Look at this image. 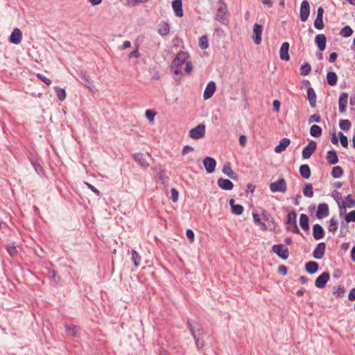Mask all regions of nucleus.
<instances>
[{
  "label": "nucleus",
  "instance_id": "1",
  "mask_svg": "<svg viewBox=\"0 0 355 355\" xmlns=\"http://www.w3.org/2000/svg\"><path fill=\"white\" fill-rule=\"evenodd\" d=\"M187 327L195 340L196 347L198 349H202L205 345L203 340L205 331L202 325L194 320L189 319L187 321Z\"/></svg>",
  "mask_w": 355,
  "mask_h": 355
},
{
  "label": "nucleus",
  "instance_id": "2",
  "mask_svg": "<svg viewBox=\"0 0 355 355\" xmlns=\"http://www.w3.org/2000/svg\"><path fill=\"white\" fill-rule=\"evenodd\" d=\"M189 55L187 52L180 51L173 59L171 62V68L173 70L174 74L182 75V67L187 61Z\"/></svg>",
  "mask_w": 355,
  "mask_h": 355
},
{
  "label": "nucleus",
  "instance_id": "3",
  "mask_svg": "<svg viewBox=\"0 0 355 355\" xmlns=\"http://www.w3.org/2000/svg\"><path fill=\"white\" fill-rule=\"evenodd\" d=\"M285 223L287 225V231H291L295 234L302 236L297 225V214L295 210H293L287 214Z\"/></svg>",
  "mask_w": 355,
  "mask_h": 355
},
{
  "label": "nucleus",
  "instance_id": "4",
  "mask_svg": "<svg viewBox=\"0 0 355 355\" xmlns=\"http://www.w3.org/2000/svg\"><path fill=\"white\" fill-rule=\"evenodd\" d=\"M227 5L223 1H219L217 3V10L215 16V19L222 24H227L228 19L227 17Z\"/></svg>",
  "mask_w": 355,
  "mask_h": 355
},
{
  "label": "nucleus",
  "instance_id": "5",
  "mask_svg": "<svg viewBox=\"0 0 355 355\" xmlns=\"http://www.w3.org/2000/svg\"><path fill=\"white\" fill-rule=\"evenodd\" d=\"M270 190L273 192L285 193L287 190V184L284 178H279L277 181L270 184Z\"/></svg>",
  "mask_w": 355,
  "mask_h": 355
},
{
  "label": "nucleus",
  "instance_id": "6",
  "mask_svg": "<svg viewBox=\"0 0 355 355\" xmlns=\"http://www.w3.org/2000/svg\"><path fill=\"white\" fill-rule=\"evenodd\" d=\"M261 216V218L266 222L267 230L274 231L276 229L277 224L275 223L274 218L270 214V212L266 209H263Z\"/></svg>",
  "mask_w": 355,
  "mask_h": 355
},
{
  "label": "nucleus",
  "instance_id": "7",
  "mask_svg": "<svg viewBox=\"0 0 355 355\" xmlns=\"http://www.w3.org/2000/svg\"><path fill=\"white\" fill-rule=\"evenodd\" d=\"M205 125L200 123L189 131V136L193 139H199L205 135Z\"/></svg>",
  "mask_w": 355,
  "mask_h": 355
},
{
  "label": "nucleus",
  "instance_id": "8",
  "mask_svg": "<svg viewBox=\"0 0 355 355\" xmlns=\"http://www.w3.org/2000/svg\"><path fill=\"white\" fill-rule=\"evenodd\" d=\"M272 250L283 260L287 259L289 257V250L288 248H285L282 244L273 245Z\"/></svg>",
  "mask_w": 355,
  "mask_h": 355
},
{
  "label": "nucleus",
  "instance_id": "9",
  "mask_svg": "<svg viewBox=\"0 0 355 355\" xmlns=\"http://www.w3.org/2000/svg\"><path fill=\"white\" fill-rule=\"evenodd\" d=\"M317 148L315 141L311 140L309 144L302 150V158L309 159L313 155Z\"/></svg>",
  "mask_w": 355,
  "mask_h": 355
},
{
  "label": "nucleus",
  "instance_id": "10",
  "mask_svg": "<svg viewBox=\"0 0 355 355\" xmlns=\"http://www.w3.org/2000/svg\"><path fill=\"white\" fill-rule=\"evenodd\" d=\"M310 13L309 3L306 0H304L300 6V20L303 22L308 19Z\"/></svg>",
  "mask_w": 355,
  "mask_h": 355
},
{
  "label": "nucleus",
  "instance_id": "11",
  "mask_svg": "<svg viewBox=\"0 0 355 355\" xmlns=\"http://www.w3.org/2000/svg\"><path fill=\"white\" fill-rule=\"evenodd\" d=\"M262 32L263 26L257 23L254 24L252 30V40L257 45L261 42Z\"/></svg>",
  "mask_w": 355,
  "mask_h": 355
},
{
  "label": "nucleus",
  "instance_id": "12",
  "mask_svg": "<svg viewBox=\"0 0 355 355\" xmlns=\"http://www.w3.org/2000/svg\"><path fill=\"white\" fill-rule=\"evenodd\" d=\"M329 279V273L328 272H324L315 279V286L318 288H323L325 287Z\"/></svg>",
  "mask_w": 355,
  "mask_h": 355
},
{
  "label": "nucleus",
  "instance_id": "13",
  "mask_svg": "<svg viewBox=\"0 0 355 355\" xmlns=\"http://www.w3.org/2000/svg\"><path fill=\"white\" fill-rule=\"evenodd\" d=\"M340 214L343 213V210H345L347 208H353L355 207V200L352 198L351 194H348L345 197V200L338 203Z\"/></svg>",
  "mask_w": 355,
  "mask_h": 355
},
{
  "label": "nucleus",
  "instance_id": "14",
  "mask_svg": "<svg viewBox=\"0 0 355 355\" xmlns=\"http://www.w3.org/2000/svg\"><path fill=\"white\" fill-rule=\"evenodd\" d=\"M203 165L205 166L206 171L208 173H212L213 172L215 171L216 166V161L211 157H206L203 159Z\"/></svg>",
  "mask_w": 355,
  "mask_h": 355
},
{
  "label": "nucleus",
  "instance_id": "15",
  "mask_svg": "<svg viewBox=\"0 0 355 355\" xmlns=\"http://www.w3.org/2000/svg\"><path fill=\"white\" fill-rule=\"evenodd\" d=\"M329 214V206L326 203H320L318 207L315 216L318 219H322L327 217Z\"/></svg>",
  "mask_w": 355,
  "mask_h": 355
},
{
  "label": "nucleus",
  "instance_id": "16",
  "mask_svg": "<svg viewBox=\"0 0 355 355\" xmlns=\"http://www.w3.org/2000/svg\"><path fill=\"white\" fill-rule=\"evenodd\" d=\"M216 89V85L214 81H209L204 91L203 98L205 100L210 98L214 94Z\"/></svg>",
  "mask_w": 355,
  "mask_h": 355
},
{
  "label": "nucleus",
  "instance_id": "17",
  "mask_svg": "<svg viewBox=\"0 0 355 355\" xmlns=\"http://www.w3.org/2000/svg\"><path fill=\"white\" fill-rule=\"evenodd\" d=\"M326 249V244L324 242L319 243L313 252V257L315 259L323 258Z\"/></svg>",
  "mask_w": 355,
  "mask_h": 355
},
{
  "label": "nucleus",
  "instance_id": "18",
  "mask_svg": "<svg viewBox=\"0 0 355 355\" xmlns=\"http://www.w3.org/2000/svg\"><path fill=\"white\" fill-rule=\"evenodd\" d=\"M22 40V33L19 28H15L11 33L9 42L14 44H19Z\"/></svg>",
  "mask_w": 355,
  "mask_h": 355
},
{
  "label": "nucleus",
  "instance_id": "19",
  "mask_svg": "<svg viewBox=\"0 0 355 355\" xmlns=\"http://www.w3.org/2000/svg\"><path fill=\"white\" fill-rule=\"evenodd\" d=\"M347 101L348 94L346 92L341 93L338 99V110L340 113H343L346 111Z\"/></svg>",
  "mask_w": 355,
  "mask_h": 355
},
{
  "label": "nucleus",
  "instance_id": "20",
  "mask_svg": "<svg viewBox=\"0 0 355 355\" xmlns=\"http://www.w3.org/2000/svg\"><path fill=\"white\" fill-rule=\"evenodd\" d=\"M289 46V43L287 42H285L282 44L279 51V56L282 60L288 61L290 60V55L288 53Z\"/></svg>",
  "mask_w": 355,
  "mask_h": 355
},
{
  "label": "nucleus",
  "instance_id": "21",
  "mask_svg": "<svg viewBox=\"0 0 355 355\" xmlns=\"http://www.w3.org/2000/svg\"><path fill=\"white\" fill-rule=\"evenodd\" d=\"M80 78L84 82L85 86L88 88L90 91H94L95 86L93 81L90 78L89 76L85 71H81L80 73Z\"/></svg>",
  "mask_w": 355,
  "mask_h": 355
},
{
  "label": "nucleus",
  "instance_id": "22",
  "mask_svg": "<svg viewBox=\"0 0 355 355\" xmlns=\"http://www.w3.org/2000/svg\"><path fill=\"white\" fill-rule=\"evenodd\" d=\"M172 8L175 12V15L178 17H182L184 15L182 10V0H173L172 1Z\"/></svg>",
  "mask_w": 355,
  "mask_h": 355
},
{
  "label": "nucleus",
  "instance_id": "23",
  "mask_svg": "<svg viewBox=\"0 0 355 355\" xmlns=\"http://www.w3.org/2000/svg\"><path fill=\"white\" fill-rule=\"evenodd\" d=\"M315 42L320 51H323L327 45V37L324 34H318L315 36Z\"/></svg>",
  "mask_w": 355,
  "mask_h": 355
},
{
  "label": "nucleus",
  "instance_id": "24",
  "mask_svg": "<svg viewBox=\"0 0 355 355\" xmlns=\"http://www.w3.org/2000/svg\"><path fill=\"white\" fill-rule=\"evenodd\" d=\"M217 184L220 188L225 191H230L234 188V184L228 179L218 178Z\"/></svg>",
  "mask_w": 355,
  "mask_h": 355
},
{
  "label": "nucleus",
  "instance_id": "25",
  "mask_svg": "<svg viewBox=\"0 0 355 355\" xmlns=\"http://www.w3.org/2000/svg\"><path fill=\"white\" fill-rule=\"evenodd\" d=\"M316 94L313 87H309L307 88V100L309 101V105L312 108L316 107Z\"/></svg>",
  "mask_w": 355,
  "mask_h": 355
},
{
  "label": "nucleus",
  "instance_id": "26",
  "mask_svg": "<svg viewBox=\"0 0 355 355\" xmlns=\"http://www.w3.org/2000/svg\"><path fill=\"white\" fill-rule=\"evenodd\" d=\"M134 160L138 163L139 166L143 168H147L149 166V164L146 159L145 155L141 153H135L132 155Z\"/></svg>",
  "mask_w": 355,
  "mask_h": 355
},
{
  "label": "nucleus",
  "instance_id": "27",
  "mask_svg": "<svg viewBox=\"0 0 355 355\" xmlns=\"http://www.w3.org/2000/svg\"><path fill=\"white\" fill-rule=\"evenodd\" d=\"M324 236V230L320 224H315L313 226V236L315 240H320Z\"/></svg>",
  "mask_w": 355,
  "mask_h": 355
},
{
  "label": "nucleus",
  "instance_id": "28",
  "mask_svg": "<svg viewBox=\"0 0 355 355\" xmlns=\"http://www.w3.org/2000/svg\"><path fill=\"white\" fill-rule=\"evenodd\" d=\"M291 143V140L288 138L284 137L279 141V143L275 148V152L277 153H281L284 151Z\"/></svg>",
  "mask_w": 355,
  "mask_h": 355
},
{
  "label": "nucleus",
  "instance_id": "29",
  "mask_svg": "<svg viewBox=\"0 0 355 355\" xmlns=\"http://www.w3.org/2000/svg\"><path fill=\"white\" fill-rule=\"evenodd\" d=\"M170 26L167 22L162 21L158 24L157 33L161 36H166L169 33Z\"/></svg>",
  "mask_w": 355,
  "mask_h": 355
},
{
  "label": "nucleus",
  "instance_id": "30",
  "mask_svg": "<svg viewBox=\"0 0 355 355\" xmlns=\"http://www.w3.org/2000/svg\"><path fill=\"white\" fill-rule=\"evenodd\" d=\"M222 171L231 179L235 180L237 178L236 173L232 170L231 164L229 162L224 164Z\"/></svg>",
  "mask_w": 355,
  "mask_h": 355
},
{
  "label": "nucleus",
  "instance_id": "31",
  "mask_svg": "<svg viewBox=\"0 0 355 355\" xmlns=\"http://www.w3.org/2000/svg\"><path fill=\"white\" fill-rule=\"evenodd\" d=\"M327 160L329 164H336L338 162V157L334 150H329L327 153Z\"/></svg>",
  "mask_w": 355,
  "mask_h": 355
},
{
  "label": "nucleus",
  "instance_id": "32",
  "mask_svg": "<svg viewBox=\"0 0 355 355\" xmlns=\"http://www.w3.org/2000/svg\"><path fill=\"white\" fill-rule=\"evenodd\" d=\"M319 269V265L315 261H309L305 264V270L309 274L315 273Z\"/></svg>",
  "mask_w": 355,
  "mask_h": 355
},
{
  "label": "nucleus",
  "instance_id": "33",
  "mask_svg": "<svg viewBox=\"0 0 355 355\" xmlns=\"http://www.w3.org/2000/svg\"><path fill=\"white\" fill-rule=\"evenodd\" d=\"M299 172L301 177L304 179H309L311 174V168L308 164L301 165Z\"/></svg>",
  "mask_w": 355,
  "mask_h": 355
},
{
  "label": "nucleus",
  "instance_id": "34",
  "mask_svg": "<svg viewBox=\"0 0 355 355\" xmlns=\"http://www.w3.org/2000/svg\"><path fill=\"white\" fill-rule=\"evenodd\" d=\"M300 225L304 230L309 229V218L305 214H302L300 216Z\"/></svg>",
  "mask_w": 355,
  "mask_h": 355
},
{
  "label": "nucleus",
  "instance_id": "35",
  "mask_svg": "<svg viewBox=\"0 0 355 355\" xmlns=\"http://www.w3.org/2000/svg\"><path fill=\"white\" fill-rule=\"evenodd\" d=\"M327 81L330 86H334L337 84L338 76L334 71H329L327 73Z\"/></svg>",
  "mask_w": 355,
  "mask_h": 355
},
{
  "label": "nucleus",
  "instance_id": "36",
  "mask_svg": "<svg viewBox=\"0 0 355 355\" xmlns=\"http://www.w3.org/2000/svg\"><path fill=\"white\" fill-rule=\"evenodd\" d=\"M260 216H261L259 214L253 213V214H252L253 220L257 225L260 227L261 230L266 231V230H267V225H266V223L262 222L261 220Z\"/></svg>",
  "mask_w": 355,
  "mask_h": 355
},
{
  "label": "nucleus",
  "instance_id": "37",
  "mask_svg": "<svg viewBox=\"0 0 355 355\" xmlns=\"http://www.w3.org/2000/svg\"><path fill=\"white\" fill-rule=\"evenodd\" d=\"M332 293L336 297H342L345 295V288L343 286H335L332 288Z\"/></svg>",
  "mask_w": 355,
  "mask_h": 355
},
{
  "label": "nucleus",
  "instance_id": "38",
  "mask_svg": "<svg viewBox=\"0 0 355 355\" xmlns=\"http://www.w3.org/2000/svg\"><path fill=\"white\" fill-rule=\"evenodd\" d=\"M322 129L318 125H313L310 128V134L311 136L315 137H319L322 135Z\"/></svg>",
  "mask_w": 355,
  "mask_h": 355
},
{
  "label": "nucleus",
  "instance_id": "39",
  "mask_svg": "<svg viewBox=\"0 0 355 355\" xmlns=\"http://www.w3.org/2000/svg\"><path fill=\"white\" fill-rule=\"evenodd\" d=\"M303 194L307 198H312L313 196V186L311 183H306L302 189Z\"/></svg>",
  "mask_w": 355,
  "mask_h": 355
},
{
  "label": "nucleus",
  "instance_id": "40",
  "mask_svg": "<svg viewBox=\"0 0 355 355\" xmlns=\"http://www.w3.org/2000/svg\"><path fill=\"white\" fill-rule=\"evenodd\" d=\"M65 330H66L67 334H68L69 335H70L73 337L78 336V326H76V325H66Z\"/></svg>",
  "mask_w": 355,
  "mask_h": 355
},
{
  "label": "nucleus",
  "instance_id": "41",
  "mask_svg": "<svg viewBox=\"0 0 355 355\" xmlns=\"http://www.w3.org/2000/svg\"><path fill=\"white\" fill-rule=\"evenodd\" d=\"M343 169L340 166H334L332 168L331 175L334 178H340L343 174Z\"/></svg>",
  "mask_w": 355,
  "mask_h": 355
},
{
  "label": "nucleus",
  "instance_id": "42",
  "mask_svg": "<svg viewBox=\"0 0 355 355\" xmlns=\"http://www.w3.org/2000/svg\"><path fill=\"white\" fill-rule=\"evenodd\" d=\"M31 164L33 165V166L34 167L35 171L37 172V174L39 175H44V170L43 168V167L41 166V164H40V162H38L37 159H32L31 160Z\"/></svg>",
  "mask_w": 355,
  "mask_h": 355
},
{
  "label": "nucleus",
  "instance_id": "43",
  "mask_svg": "<svg viewBox=\"0 0 355 355\" xmlns=\"http://www.w3.org/2000/svg\"><path fill=\"white\" fill-rule=\"evenodd\" d=\"M54 89H55V92L56 93L57 98H58V100L60 101H63L66 98L65 90L62 88L59 87L58 86H55Z\"/></svg>",
  "mask_w": 355,
  "mask_h": 355
},
{
  "label": "nucleus",
  "instance_id": "44",
  "mask_svg": "<svg viewBox=\"0 0 355 355\" xmlns=\"http://www.w3.org/2000/svg\"><path fill=\"white\" fill-rule=\"evenodd\" d=\"M48 277L55 283H58L60 281V276L57 275V272L53 268H48Z\"/></svg>",
  "mask_w": 355,
  "mask_h": 355
},
{
  "label": "nucleus",
  "instance_id": "45",
  "mask_svg": "<svg viewBox=\"0 0 355 355\" xmlns=\"http://www.w3.org/2000/svg\"><path fill=\"white\" fill-rule=\"evenodd\" d=\"M130 253L132 256V260L133 261L135 266H139L141 261V256L135 250H131Z\"/></svg>",
  "mask_w": 355,
  "mask_h": 355
},
{
  "label": "nucleus",
  "instance_id": "46",
  "mask_svg": "<svg viewBox=\"0 0 355 355\" xmlns=\"http://www.w3.org/2000/svg\"><path fill=\"white\" fill-rule=\"evenodd\" d=\"M311 71V66L309 63L305 62L300 67V75L306 76Z\"/></svg>",
  "mask_w": 355,
  "mask_h": 355
},
{
  "label": "nucleus",
  "instance_id": "47",
  "mask_svg": "<svg viewBox=\"0 0 355 355\" xmlns=\"http://www.w3.org/2000/svg\"><path fill=\"white\" fill-rule=\"evenodd\" d=\"M338 221L335 218H331L329 220V224L328 225L327 229H328L329 232L335 233V232L338 229Z\"/></svg>",
  "mask_w": 355,
  "mask_h": 355
},
{
  "label": "nucleus",
  "instance_id": "48",
  "mask_svg": "<svg viewBox=\"0 0 355 355\" xmlns=\"http://www.w3.org/2000/svg\"><path fill=\"white\" fill-rule=\"evenodd\" d=\"M352 33L353 30L349 26H344L340 32V34L344 37H349Z\"/></svg>",
  "mask_w": 355,
  "mask_h": 355
},
{
  "label": "nucleus",
  "instance_id": "49",
  "mask_svg": "<svg viewBox=\"0 0 355 355\" xmlns=\"http://www.w3.org/2000/svg\"><path fill=\"white\" fill-rule=\"evenodd\" d=\"M199 46L202 49L209 47L208 37L206 35H202L199 38Z\"/></svg>",
  "mask_w": 355,
  "mask_h": 355
},
{
  "label": "nucleus",
  "instance_id": "50",
  "mask_svg": "<svg viewBox=\"0 0 355 355\" xmlns=\"http://www.w3.org/2000/svg\"><path fill=\"white\" fill-rule=\"evenodd\" d=\"M351 122L348 119H342L339 121V126L343 130H348L351 127Z\"/></svg>",
  "mask_w": 355,
  "mask_h": 355
},
{
  "label": "nucleus",
  "instance_id": "51",
  "mask_svg": "<svg viewBox=\"0 0 355 355\" xmlns=\"http://www.w3.org/2000/svg\"><path fill=\"white\" fill-rule=\"evenodd\" d=\"M232 213L235 215H241L243 212V207L241 205H232Z\"/></svg>",
  "mask_w": 355,
  "mask_h": 355
},
{
  "label": "nucleus",
  "instance_id": "52",
  "mask_svg": "<svg viewBox=\"0 0 355 355\" xmlns=\"http://www.w3.org/2000/svg\"><path fill=\"white\" fill-rule=\"evenodd\" d=\"M314 27L318 30H322L324 28L323 18L316 17L314 23Z\"/></svg>",
  "mask_w": 355,
  "mask_h": 355
},
{
  "label": "nucleus",
  "instance_id": "53",
  "mask_svg": "<svg viewBox=\"0 0 355 355\" xmlns=\"http://www.w3.org/2000/svg\"><path fill=\"white\" fill-rule=\"evenodd\" d=\"M338 137H339L341 145L344 148H347L348 146V139H347V136H345L342 132H339Z\"/></svg>",
  "mask_w": 355,
  "mask_h": 355
},
{
  "label": "nucleus",
  "instance_id": "54",
  "mask_svg": "<svg viewBox=\"0 0 355 355\" xmlns=\"http://www.w3.org/2000/svg\"><path fill=\"white\" fill-rule=\"evenodd\" d=\"M6 248L8 254L12 257H15L17 255L18 252L16 247L14 245H8Z\"/></svg>",
  "mask_w": 355,
  "mask_h": 355
},
{
  "label": "nucleus",
  "instance_id": "55",
  "mask_svg": "<svg viewBox=\"0 0 355 355\" xmlns=\"http://www.w3.org/2000/svg\"><path fill=\"white\" fill-rule=\"evenodd\" d=\"M155 115H156V112L152 110H147L145 112L146 117L150 122L154 121Z\"/></svg>",
  "mask_w": 355,
  "mask_h": 355
},
{
  "label": "nucleus",
  "instance_id": "56",
  "mask_svg": "<svg viewBox=\"0 0 355 355\" xmlns=\"http://www.w3.org/2000/svg\"><path fill=\"white\" fill-rule=\"evenodd\" d=\"M345 220L347 223L355 222V210L351 211L349 213H348L345 216Z\"/></svg>",
  "mask_w": 355,
  "mask_h": 355
},
{
  "label": "nucleus",
  "instance_id": "57",
  "mask_svg": "<svg viewBox=\"0 0 355 355\" xmlns=\"http://www.w3.org/2000/svg\"><path fill=\"white\" fill-rule=\"evenodd\" d=\"M309 123L313 122L320 123L321 121V117L319 114H314L309 118Z\"/></svg>",
  "mask_w": 355,
  "mask_h": 355
},
{
  "label": "nucleus",
  "instance_id": "58",
  "mask_svg": "<svg viewBox=\"0 0 355 355\" xmlns=\"http://www.w3.org/2000/svg\"><path fill=\"white\" fill-rule=\"evenodd\" d=\"M156 177L161 181V183L162 184H165L168 180V178L165 177V175L162 171L157 172Z\"/></svg>",
  "mask_w": 355,
  "mask_h": 355
},
{
  "label": "nucleus",
  "instance_id": "59",
  "mask_svg": "<svg viewBox=\"0 0 355 355\" xmlns=\"http://www.w3.org/2000/svg\"><path fill=\"white\" fill-rule=\"evenodd\" d=\"M36 76L47 85H50L51 84V80L43 74L38 73L36 74Z\"/></svg>",
  "mask_w": 355,
  "mask_h": 355
},
{
  "label": "nucleus",
  "instance_id": "60",
  "mask_svg": "<svg viewBox=\"0 0 355 355\" xmlns=\"http://www.w3.org/2000/svg\"><path fill=\"white\" fill-rule=\"evenodd\" d=\"M171 199L173 200V202H177L178 200V197H179V193L178 191V190L175 188H172L171 190Z\"/></svg>",
  "mask_w": 355,
  "mask_h": 355
},
{
  "label": "nucleus",
  "instance_id": "61",
  "mask_svg": "<svg viewBox=\"0 0 355 355\" xmlns=\"http://www.w3.org/2000/svg\"><path fill=\"white\" fill-rule=\"evenodd\" d=\"M186 235L188 239L190 241L191 243H192L194 240V232L192 230L188 229L186 231Z\"/></svg>",
  "mask_w": 355,
  "mask_h": 355
},
{
  "label": "nucleus",
  "instance_id": "62",
  "mask_svg": "<svg viewBox=\"0 0 355 355\" xmlns=\"http://www.w3.org/2000/svg\"><path fill=\"white\" fill-rule=\"evenodd\" d=\"M193 150H194V149L192 146H191L189 145H186L184 146L181 153H182V155H185L189 152H192Z\"/></svg>",
  "mask_w": 355,
  "mask_h": 355
},
{
  "label": "nucleus",
  "instance_id": "63",
  "mask_svg": "<svg viewBox=\"0 0 355 355\" xmlns=\"http://www.w3.org/2000/svg\"><path fill=\"white\" fill-rule=\"evenodd\" d=\"M140 57V53L138 50V48H137L136 49H135L134 51H131L129 54H128V58H138Z\"/></svg>",
  "mask_w": 355,
  "mask_h": 355
},
{
  "label": "nucleus",
  "instance_id": "64",
  "mask_svg": "<svg viewBox=\"0 0 355 355\" xmlns=\"http://www.w3.org/2000/svg\"><path fill=\"white\" fill-rule=\"evenodd\" d=\"M348 300L350 301H354L355 300V287L352 288L349 294H348Z\"/></svg>",
  "mask_w": 355,
  "mask_h": 355
}]
</instances>
